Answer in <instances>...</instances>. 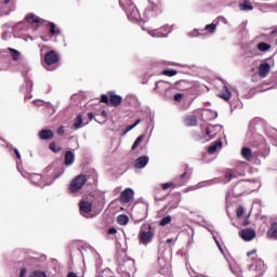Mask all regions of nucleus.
Wrapping results in <instances>:
<instances>
[{
	"mask_svg": "<svg viewBox=\"0 0 277 277\" xmlns=\"http://www.w3.org/2000/svg\"><path fill=\"white\" fill-rule=\"evenodd\" d=\"M277 34V29L272 30L271 36H274Z\"/></svg>",
	"mask_w": 277,
	"mask_h": 277,
	"instance_id": "3c124183",
	"label": "nucleus"
},
{
	"mask_svg": "<svg viewBox=\"0 0 277 277\" xmlns=\"http://www.w3.org/2000/svg\"><path fill=\"white\" fill-rule=\"evenodd\" d=\"M80 211L82 213H92V203L90 201H80Z\"/></svg>",
	"mask_w": 277,
	"mask_h": 277,
	"instance_id": "2eb2a0df",
	"label": "nucleus"
},
{
	"mask_svg": "<svg viewBox=\"0 0 277 277\" xmlns=\"http://www.w3.org/2000/svg\"><path fill=\"white\" fill-rule=\"evenodd\" d=\"M163 85H166V82L163 81L156 82V87H155L156 92H163L161 91V88H163Z\"/></svg>",
	"mask_w": 277,
	"mask_h": 277,
	"instance_id": "f704fd0d",
	"label": "nucleus"
},
{
	"mask_svg": "<svg viewBox=\"0 0 277 277\" xmlns=\"http://www.w3.org/2000/svg\"><path fill=\"white\" fill-rule=\"evenodd\" d=\"M225 179H227V182L233 181V179H235V174L233 173V170H227L225 172Z\"/></svg>",
	"mask_w": 277,
	"mask_h": 277,
	"instance_id": "2f4dec72",
	"label": "nucleus"
},
{
	"mask_svg": "<svg viewBox=\"0 0 277 277\" xmlns=\"http://www.w3.org/2000/svg\"><path fill=\"white\" fill-rule=\"evenodd\" d=\"M185 176H187V172H184V173L180 176V179L183 180V179H185Z\"/></svg>",
	"mask_w": 277,
	"mask_h": 277,
	"instance_id": "8fccbe9b",
	"label": "nucleus"
},
{
	"mask_svg": "<svg viewBox=\"0 0 277 277\" xmlns=\"http://www.w3.org/2000/svg\"><path fill=\"white\" fill-rule=\"evenodd\" d=\"M53 135H54L53 130H50V129H43L39 131L40 140H45V141L53 140Z\"/></svg>",
	"mask_w": 277,
	"mask_h": 277,
	"instance_id": "9b49d317",
	"label": "nucleus"
},
{
	"mask_svg": "<svg viewBox=\"0 0 277 277\" xmlns=\"http://www.w3.org/2000/svg\"><path fill=\"white\" fill-rule=\"evenodd\" d=\"M144 134L140 135L133 143L131 150H137V148L140 147V144H142V142H144Z\"/></svg>",
	"mask_w": 277,
	"mask_h": 277,
	"instance_id": "b1692460",
	"label": "nucleus"
},
{
	"mask_svg": "<svg viewBox=\"0 0 277 277\" xmlns=\"http://www.w3.org/2000/svg\"><path fill=\"white\" fill-rule=\"evenodd\" d=\"M217 148H222V141L212 143V145L208 148L209 155H215V153H217Z\"/></svg>",
	"mask_w": 277,
	"mask_h": 277,
	"instance_id": "a211bd4d",
	"label": "nucleus"
},
{
	"mask_svg": "<svg viewBox=\"0 0 277 277\" xmlns=\"http://www.w3.org/2000/svg\"><path fill=\"white\" fill-rule=\"evenodd\" d=\"M161 75H163L164 77H174L179 75V71L176 69H164L162 70Z\"/></svg>",
	"mask_w": 277,
	"mask_h": 277,
	"instance_id": "393cba45",
	"label": "nucleus"
},
{
	"mask_svg": "<svg viewBox=\"0 0 277 277\" xmlns=\"http://www.w3.org/2000/svg\"><path fill=\"white\" fill-rule=\"evenodd\" d=\"M159 35H158V38H163V34H161V32H158Z\"/></svg>",
	"mask_w": 277,
	"mask_h": 277,
	"instance_id": "5fc2aeb1",
	"label": "nucleus"
},
{
	"mask_svg": "<svg viewBox=\"0 0 277 277\" xmlns=\"http://www.w3.org/2000/svg\"><path fill=\"white\" fill-rule=\"evenodd\" d=\"M161 187L163 189V192H168V189H170V187H172L174 189V187H176L175 183H164L161 184Z\"/></svg>",
	"mask_w": 277,
	"mask_h": 277,
	"instance_id": "c85d7f7f",
	"label": "nucleus"
},
{
	"mask_svg": "<svg viewBox=\"0 0 277 277\" xmlns=\"http://www.w3.org/2000/svg\"><path fill=\"white\" fill-rule=\"evenodd\" d=\"M85 183H88V175L79 174V175L75 176L71 180L69 187H68L70 194H77V192H81V189H83V185H85Z\"/></svg>",
	"mask_w": 277,
	"mask_h": 277,
	"instance_id": "20e7f679",
	"label": "nucleus"
},
{
	"mask_svg": "<svg viewBox=\"0 0 277 277\" xmlns=\"http://www.w3.org/2000/svg\"><path fill=\"white\" fill-rule=\"evenodd\" d=\"M27 275V268H22L19 273V277H25Z\"/></svg>",
	"mask_w": 277,
	"mask_h": 277,
	"instance_id": "ea45409f",
	"label": "nucleus"
},
{
	"mask_svg": "<svg viewBox=\"0 0 277 277\" xmlns=\"http://www.w3.org/2000/svg\"><path fill=\"white\" fill-rule=\"evenodd\" d=\"M119 4L123 8L130 21H137V18H140V11L131 0H119Z\"/></svg>",
	"mask_w": 277,
	"mask_h": 277,
	"instance_id": "7ed1b4c3",
	"label": "nucleus"
},
{
	"mask_svg": "<svg viewBox=\"0 0 277 277\" xmlns=\"http://www.w3.org/2000/svg\"><path fill=\"white\" fill-rule=\"evenodd\" d=\"M30 277H47V273L42 272V271H35Z\"/></svg>",
	"mask_w": 277,
	"mask_h": 277,
	"instance_id": "473e14b6",
	"label": "nucleus"
},
{
	"mask_svg": "<svg viewBox=\"0 0 277 277\" xmlns=\"http://www.w3.org/2000/svg\"><path fill=\"white\" fill-rule=\"evenodd\" d=\"M116 233H118V229H116L115 227H110L108 229V235H116Z\"/></svg>",
	"mask_w": 277,
	"mask_h": 277,
	"instance_id": "58836bf2",
	"label": "nucleus"
},
{
	"mask_svg": "<svg viewBox=\"0 0 277 277\" xmlns=\"http://www.w3.org/2000/svg\"><path fill=\"white\" fill-rule=\"evenodd\" d=\"M217 26L215 24H210L206 26V31H209V34H215V29Z\"/></svg>",
	"mask_w": 277,
	"mask_h": 277,
	"instance_id": "c756f323",
	"label": "nucleus"
},
{
	"mask_svg": "<svg viewBox=\"0 0 277 277\" xmlns=\"http://www.w3.org/2000/svg\"><path fill=\"white\" fill-rule=\"evenodd\" d=\"M50 34L52 36H60V34H62V30H60V28H57V26L55 25V23H50Z\"/></svg>",
	"mask_w": 277,
	"mask_h": 277,
	"instance_id": "4be33fe9",
	"label": "nucleus"
},
{
	"mask_svg": "<svg viewBox=\"0 0 277 277\" xmlns=\"http://www.w3.org/2000/svg\"><path fill=\"white\" fill-rule=\"evenodd\" d=\"M8 51H10L13 62H18V60H21V53L18 50L9 48Z\"/></svg>",
	"mask_w": 277,
	"mask_h": 277,
	"instance_id": "412c9836",
	"label": "nucleus"
},
{
	"mask_svg": "<svg viewBox=\"0 0 277 277\" xmlns=\"http://www.w3.org/2000/svg\"><path fill=\"white\" fill-rule=\"evenodd\" d=\"M97 277H103V275H98Z\"/></svg>",
	"mask_w": 277,
	"mask_h": 277,
	"instance_id": "6e6d98bb",
	"label": "nucleus"
},
{
	"mask_svg": "<svg viewBox=\"0 0 277 277\" xmlns=\"http://www.w3.org/2000/svg\"><path fill=\"white\" fill-rule=\"evenodd\" d=\"M49 148L50 150H52V153H60V150H62V148H57V146L55 145V142L50 143Z\"/></svg>",
	"mask_w": 277,
	"mask_h": 277,
	"instance_id": "c9c22d12",
	"label": "nucleus"
},
{
	"mask_svg": "<svg viewBox=\"0 0 277 277\" xmlns=\"http://www.w3.org/2000/svg\"><path fill=\"white\" fill-rule=\"evenodd\" d=\"M101 103L105 105H110L111 107H120L122 105V96L114 94V92H108V94H103L101 96Z\"/></svg>",
	"mask_w": 277,
	"mask_h": 277,
	"instance_id": "39448f33",
	"label": "nucleus"
},
{
	"mask_svg": "<svg viewBox=\"0 0 277 277\" xmlns=\"http://www.w3.org/2000/svg\"><path fill=\"white\" fill-rule=\"evenodd\" d=\"M239 9L242 12H250L254 10V6H252V2H250V0H243V2L239 3Z\"/></svg>",
	"mask_w": 277,
	"mask_h": 277,
	"instance_id": "ddd939ff",
	"label": "nucleus"
},
{
	"mask_svg": "<svg viewBox=\"0 0 277 277\" xmlns=\"http://www.w3.org/2000/svg\"><path fill=\"white\" fill-rule=\"evenodd\" d=\"M2 2L4 3V5H8V3H10V0H2Z\"/></svg>",
	"mask_w": 277,
	"mask_h": 277,
	"instance_id": "864d4df0",
	"label": "nucleus"
},
{
	"mask_svg": "<svg viewBox=\"0 0 277 277\" xmlns=\"http://www.w3.org/2000/svg\"><path fill=\"white\" fill-rule=\"evenodd\" d=\"M269 70H272V66H269V63H262L259 66V77H261L262 79H265V77H267L269 75Z\"/></svg>",
	"mask_w": 277,
	"mask_h": 277,
	"instance_id": "1a4fd4ad",
	"label": "nucleus"
},
{
	"mask_svg": "<svg viewBox=\"0 0 277 277\" xmlns=\"http://www.w3.org/2000/svg\"><path fill=\"white\" fill-rule=\"evenodd\" d=\"M148 161H150L148 156H141L134 161V168H136V170H142V168L148 166Z\"/></svg>",
	"mask_w": 277,
	"mask_h": 277,
	"instance_id": "9d476101",
	"label": "nucleus"
},
{
	"mask_svg": "<svg viewBox=\"0 0 277 277\" xmlns=\"http://www.w3.org/2000/svg\"><path fill=\"white\" fill-rule=\"evenodd\" d=\"M215 129V127L211 126V127H208L206 128V135H208V137H210V140H213V130Z\"/></svg>",
	"mask_w": 277,
	"mask_h": 277,
	"instance_id": "7c9ffc66",
	"label": "nucleus"
},
{
	"mask_svg": "<svg viewBox=\"0 0 277 277\" xmlns=\"http://www.w3.org/2000/svg\"><path fill=\"white\" fill-rule=\"evenodd\" d=\"M252 254H256V249H253V250L247 252V256H249V258L252 256Z\"/></svg>",
	"mask_w": 277,
	"mask_h": 277,
	"instance_id": "37998d69",
	"label": "nucleus"
},
{
	"mask_svg": "<svg viewBox=\"0 0 277 277\" xmlns=\"http://www.w3.org/2000/svg\"><path fill=\"white\" fill-rule=\"evenodd\" d=\"M179 207V201H176L173 206H171L169 209H176Z\"/></svg>",
	"mask_w": 277,
	"mask_h": 277,
	"instance_id": "09e8293b",
	"label": "nucleus"
},
{
	"mask_svg": "<svg viewBox=\"0 0 277 277\" xmlns=\"http://www.w3.org/2000/svg\"><path fill=\"white\" fill-rule=\"evenodd\" d=\"M81 127H83V116L78 115V116L75 118L74 128H75V129H81Z\"/></svg>",
	"mask_w": 277,
	"mask_h": 277,
	"instance_id": "5701e85b",
	"label": "nucleus"
},
{
	"mask_svg": "<svg viewBox=\"0 0 277 277\" xmlns=\"http://www.w3.org/2000/svg\"><path fill=\"white\" fill-rule=\"evenodd\" d=\"M44 64L48 70H51V66L60 62V54L55 50H51L44 54Z\"/></svg>",
	"mask_w": 277,
	"mask_h": 277,
	"instance_id": "423d86ee",
	"label": "nucleus"
},
{
	"mask_svg": "<svg viewBox=\"0 0 277 277\" xmlns=\"http://www.w3.org/2000/svg\"><path fill=\"white\" fill-rule=\"evenodd\" d=\"M88 118L90 121L94 120V114L93 113H89L88 114Z\"/></svg>",
	"mask_w": 277,
	"mask_h": 277,
	"instance_id": "c03bdc74",
	"label": "nucleus"
},
{
	"mask_svg": "<svg viewBox=\"0 0 277 277\" xmlns=\"http://www.w3.org/2000/svg\"><path fill=\"white\" fill-rule=\"evenodd\" d=\"M269 49H272V45L266 43V42H260L258 44V50L259 51L265 52V51H269Z\"/></svg>",
	"mask_w": 277,
	"mask_h": 277,
	"instance_id": "a878e982",
	"label": "nucleus"
},
{
	"mask_svg": "<svg viewBox=\"0 0 277 277\" xmlns=\"http://www.w3.org/2000/svg\"><path fill=\"white\" fill-rule=\"evenodd\" d=\"M57 134H58V135H64V127H60V128L57 129Z\"/></svg>",
	"mask_w": 277,
	"mask_h": 277,
	"instance_id": "79ce46f5",
	"label": "nucleus"
},
{
	"mask_svg": "<svg viewBox=\"0 0 277 277\" xmlns=\"http://www.w3.org/2000/svg\"><path fill=\"white\" fill-rule=\"evenodd\" d=\"M14 153H15L17 159H21V153L18 151V149H14Z\"/></svg>",
	"mask_w": 277,
	"mask_h": 277,
	"instance_id": "49530a36",
	"label": "nucleus"
},
{
	"mask_svg": "<svg viewBox=\"0 0 277 277\" xmlns=\"http://www.w3.org/2000/svg\"><path fill=\"white\" fill-rule=\"evenodd\" d=\"M26 21H27V23H30V24L32 23L35 25H40L42 19L40 17H38L37 15H35L34 13H29L26 16Z\"/></svg>",
	"mask_w": 277,
	"mask_h": 277,
	"instance_id": "f3484780",
	"label": "nucleus"
},
{
	"mask_svg": "<svg viewBox=\"0 0 277 277\" xmlns=\"http://www.w3.org/2000/svg\"><path fill=\"white\" fill-rule=\"evenodd\" d=\"M223 101H230V96H233V93L225 89V91L220 95Z\"/></svg>",
	"mask_w": 277,
	"mask_h": 277,
	"instance_id": "cd10ccee",
	"label": "nucleus"
},
{
	"mask_svg": "<svg viewBox=\"0 0 277 277\" xmlns=\"http://www.w3.org/2000/svg\"><path fill=\"white\" fill-rule=\"evenodd\" d=\"M241 155L247 161H250V159H252V149L249 147H243L241 149Z\"/></svg>",
	"mask_w": 277,
	"mask_h": 277,
	"instance_id": "aec40b11",
	"label": "nucleus"
},
{
	"mask_svg": "<svg viewBox=\"0 0 277 277\" xmlns=\"http://www.w3.org/2000/svg\"><path fill=\"white\" fill-rule=\"evenodd\" d=\"M172 222V216L167 215L159 221V226H168Z\"/></svg>",
	"mask_w": 277,
	"mask_h": 277,
	"instance_id": "bb28decb",
	"label": "nucleus"
},
{
	"mask_svg": "<svg viewBox=\"0 0 277 277\" xmlns=\"http://www.w3.org/2000/svg\"><path fill=\"white\" fill-rule=\"evenodd\" d=\"M117 222L120 226H127L129 224V216L127 214H120L117 216Z\"/></svg>",
	"mask_w": 277,
	"mask_h": 277,
	"instance_id": "6ab92c4d",
	"label": "nucleus"
},
{
	"mask_svg": "<svg viewBox=\"0 0 277 277\" xmlns=\"http://www.w3.org/2000/svg\"><path fill=\"white\" fill-rule=\"evenodd\" d=\"M101 116H103V118H107V111L106 110H102L101 111Z\"/></svg>",
	"mask_w": 277,
	"mask_h": 277,
	"instance_id": "de8ad7c7",
	"label": "nucleus"
},
{
	"mask_svg": "<svg viewBox=\"0 0 277 277\" xmlns=\"http://www.w3.org/2000/svg\"><path fill=\"white\" fill-rule=\"evenodd\" d=\"M133 196H135V192H133L132 188H126L121 192L119 200L123 205H129V202H131V200L133 199Z\"/></svg>",
	"mask_w": 277,
	"mask_h": 277,
	"instance_id": "0eeeda50",
	"label": "nucleus"
},
{
	"mask_svg": "<svg viewBox=\"0 0 277 277\" xmlns=\"http://www.w3.org/2000/svg\"><path fill=\"white\" fill-rule=\"evenodd\" d=\"M187 81L186 80H180L175 84L176 85H186Z\"/></svg>",
	"mask_w": 277,
	"mask_h": 277,
	"instance_id": "a19ab883",
	"label": "nucleus"
},
{
	"mask_svg": "<svg viewBox=\"0 0 277 277\" xmlns=\"http://www.w3.org/2000/svg\"><path fill=\"white\" fill-rule=\"evenodd\" d=\"M172 241H174L172 238L167 239V243H172Z\"/></svg>",
	"mask_w": 277,
	"mask_h": 277,
	"instance_id": "603ef678",
	"label": "nucleus"
},
{
	"mask_svg": "<svg viewBox=\"0 0 277 277\" xmlns=\"http://www.w3.org/2000/svg\"><path fill=\"white\" fill-rule=\"evenodd\" d=\"M184 124L186 127H196V124H198V118L196 115L186 116L184 119Z\"/></svg>",
	"mask_w": 277,
	"mask_h": 277,
	"instance_id": "f8f14e48",
	"label": "nucleus"
},
{
	"mask_svg": "<svg viewBox=\"0 0 277 277\" xmlns=\"http://www.w3.org/2000/svg\"><path fill=\"white\" fill-rule=\"evenodd\" d=\"M183 94L182 93H177L173 96V101H175L176 103H181V101H183Z\"/></svg>",
	"mask_w": 277,
	"mask_h": 277,
	"instance_id": "e433bc0d",
	"label": "nucleus"
},
{
	"mask_svg": "<svg viewBox=\"0 0 277 277\" xmlns=\"http://www.w3.org/2000/svg\"><path fill=\"white\" fill-rule=\"evenodd\" d=\"M155 237V232L153 230V226L150 224H145L141 226L138 232V241L143 246H148V243L153 242V238Z\"/></svg>",
	"mask_w": 277,
	"mask_h": 277,
	"instance_id": "f03ea898",
	"label": "nucleus"
},
{
	"mask_svg": "<svg viewBox=\"0 0 277 277\" xmlns=\"http://www.w3.org/2000/svg\"><path fill=\"white\" fill-rule=\"evenodd\" d=\"M240 237L241 239H243V241H252V239H254V237H256V232H254V229H242L240 232Z\"/></svg>",
	"mask_w": 277,
	"mask_h": 277,
	"instance_id": "6e6552de",
	"label": "nucleus"
},
{
	"mask_svg": "<svg viewBox=\"0 0 277 277\" xmlns=\"http://www.w3.org/2000/svg\"><path fill=\"white\" fill-rule=\"evenodd\" d=\"M236 215H237V217H242L243 216V207H238L237 208Z\"/></svg>",
	"mask_w": 277,
	"mask_h": 277,
	"instance_id": "4c0bfd02",
	"label": "nucleus"
},
{
	"mask_svg": "<svg viewBox=\"0 0 277 277\" xmlns=\"http://www.w3.org/2000/svg\"><path fill=\"white\" fill-rule=\"evenodd\" d=\"M67 277H78L76 273L74 272H70L67 274Z\"/></svg>",
	"mask_w": 277,
	"mask_h": 277,
	"instance_id": "a18cd8bd",
	"label": "nucleus"
},
{
	"mask_svg": "<svg viewBox=\"0 0 277 277\" xmlns=\"http://www.w3.org/2000/svg\"><path fill=\"white\" fill-rule=\"evenodd\" d=\"M140 122H142V120H141V119H137L133 124L128 126V127L126 128V132L129 133V131H132V129H135V127H136L137 124H140Z\"/></svg>",
	"mask_w": 277,
	"mask_h": 277,
	"instance_id": "72a5a7b5",
	"label": "nucleus"
},
{
	"mask_svg": "<svg viewBox=\"0 0 277 277\" xmlns=\"http://www.w3.org/2000/svg\"><path fill=\"white\" fill-rule=\"evenodd\" d=\"M266 235L268 239H277V223L271 224Z\"/></svg>",
	"mask_w": 277,
	"mask_h": 277,
	"instance_id": "4468645a",
	"label": "nucleus"
},
{
	"mask_svg": "<svg viewBox=\"0 0 277 277\" xmlns=\"http://www.w3.org/2000/svg\"><path fill=\"white\" fill-rule=\"evenodd\" d=\"M75 163V154L70 150L65 153V166H72Z\"/></svg>",
	"mask_w": 277,
	"mask_h": 277,
	"instance_id": "dca6fc26",
	"label": "nucleus"
},
{
	"mask_svg": "<svg viewBox=\"0 0 277 277\" xmlns=\"http://www.w3.org/2000/svg\"><path fill=\"white\" fill-rule=\"evenodd\" d=\"M149 3L151 4L150 9L145 11L146 16L149 18H155V16L172 10V1L170 0H149Z\"/></svg>",
	"mask_w": 277,
	"mask_h": 277,
	"instance_id": "f257e3e1",
	"label": "nucleus"
}]
</instances>
